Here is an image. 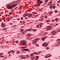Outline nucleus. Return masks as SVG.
<instances>
[{"mask_svg": "<svg viewBox=\"0 0 60 60\" xmlns=\"http://www.w3.org/2000/svg\"><path fill=\"white\" fill-rule=\"evenodd\" d=\"M20 53L19 51L17 52V54H18L19 53Z\"/></svg>", "mask_w": 60, "mask_h": 60, "instance_id": "2f4dec72", "label": "nucleus"}, {"mask_svg": "<svg viewBox=\"0 0 60 60\" xmlns=\"http://www.w3.org/2000/svg\"><path fill=\"white\" fill-rule=\"evenodd\" d=\"M17 20H20V19H17Z\"/></svg>", "mask_w": 60, "mask_h": 60, "instance_id": "69168bd1", "label": "nucleus"}, {"mask_svg": "<svg viewBox=\"0 0 60 60\" xmlns=\"http://www.w3.org/2000/svg\"><path fill=\"white\" fill-rule=\"evenodd\" d=\"M34 43H36L37 42V41H35V42H34Z\"/></svg>", "mask_w": 60, "mask_h": 60, "instance_id": "6e6d98bb", "label": "nucleus"}, {"mask_svg": "<svg viewBox=\"0 0 60 60\" xmlns=\"http://www.w3.org/2000/svg\"><path fill=\"white\" fill-rule=\"evenodd\" d=\"M57 6H59V4H57Z\"/></svg>", "mask_w": 60, "mask_h": 60, "instance_id": "e2e57ef3", "label": "nucleus"}, {"mask_svg": "<svg viewBox=\"0 0 60 60\" xmlns=\"http://www.w3.org/2000/svg\"><path fill=\"white\" fill-rule=\"evenodd\" d=\"M2 19L3 20H4V19H5V18L4 17L2 18Z\"/></svg>", "mask_w": 60, "mask_h": 60, "instance_id": "09e8293b", "label": "nucleus"}, {"mask_svg": "<svg viewBox=\"0 0 60 60\" xmlns=\"http://www.w3.org/2000/svg\"><path fill=\"white\" fill-rule=\"evenodd\" d=\"M47 38V36L41 39V40L43 41H44V40Z\"/></svg>", "mask_w": 60, "mask_h": 60, "instance_id": "39448f33", "label": "nucleus"}, {"mask_svg": "<svg viewBox=\"0 0 60 60\" xmlns=\"http://www.w3.org/2000/svg\"><path fill=\"white\" fill-rule=\"evenodd\" d=\"M17 6V5L16 4H14L13 5V6H8L7 7V8H8L10 9H12V8H13L14 7H15Z\"/></svg>", "mask_w": 60, "mask_h": 60, "instance_id": "7ed1b4c3", "label": "nucleus"}, {"mask_svg": "<svg viewBox=\"0 0 60 60\" xmlns=\"http://www.w3.org/2000/svg\"><path fill=\"white\" fill-rule=\"evenodd\" d=\"M7 30V28H4L2 29V31H3V30H4V31H5V30Z\"/></svg>", "mask_w": 60, "mask_h": 60, "instance_id": "ddd939ff", "label": "nucleus"}, {"mask_svg": "<svg viewBox=\"0 0 60 60\" xmlns=\"http://www.w3.org/2000/svg\"><path fill=\"white\" fill-rule=\"evenodd\" d=\"M25 19H28V18L26 17L25 18Z\"/></svg>", "mask_w": 60, "mask_h": 60, "instance_id": "5fc2aeb1", "label": "nucleus"}, {"mask_svg": "<svg viewBox=\"0 0 60 60\" xmlns=\"http://www.w3.org/2000/svg\"><path fill=\"white\" fill-rule=\"evenodd\" d=\"M48 45V44H47V43H44L43 44L42 46H44V47H46V46H47Z\"/></svg>", "mask_w": 60, "mask_h": 60, "instance_id": "20e7f679", "label": "nucleus"}, {"mask_svg": "<svg viewBox=\"0 0 60 60\" xmlns=\"http://www.w3.org/2000/svg\"><path fill=\"white\" fill-rule=\"evenodd\" d=\"M31 2H29L28 3V4H27L28 5L29 4H31Z\"/></svg>", "mask_w": 60, "mask_h": 60, "instance_id": "2eb2a0df", "label": "nucleus"}, {"mask_svg": "<svg viewBox=\"0 0 60 60\" xmlns=\"http://www.w3.org/2000/svg\"><path fill=\"white\" fill-rule=\"evenodd\" d=\"M25 33H24V32H23L22 34H25Z\"/></svg>", "mask_w": 60, "mask_h": 60, "instance_id": "bf43d9fd", "label": "nucleus"}, {"mask_svg": "<svg viewBox=\"0 0 60 60\" xmlns=\"http://www.w3.org/2000/svg\"><path fill=\"white\" fill-rule=\"evenodd\" d=\"M22 8V6L20 7L19 8V10H21V9Z\"/></svg>", "mask_w": 60, "mask_h": 60, "instance_id": "7c9ffc66", "label": "nucleus"}, {"mask_svg": "<svg viewBox=\"0 0 60 60\" xmlns=\"http://www.w3.org/2000/svg\"><path fill=\"white\" fill-rule=\"evenodd\" d=\"M13 45H16V44H14V43H13Z\"/></svg>", "mask_w": 60, "mask_h": 60, "instance_id": "774afa93", "label": "nucleus"}, {"mask_svg": "<svg viewBox=\"0 0 60 60\" xmlns=\"http://www.w3.org/2000/svg\"><path fill=\"white\" fill-rule=\"evenodd\" d=\"M34 54H36V52H34L32 54H31V56H33V55H34Z\"/></svg>", "mask_w": 60, "mask_h": 60, "instance_id": "9b49d317", "label": "nucleus"}, {"mask_svg": "<svg viewBox=\"0 0 60 60\" xmlns=\"http://www.w3.org/2000/svg\"><path fill=\"white\" fill-rule=\"evenodd\" d=\"M39 38H37L35 40L36 41H39Z\"/></svg>", "mask_w": 60, "mask_h": 60, "instance_id": "a211bd4d", "label": "nucleus"}, {"mask_svg": "<svg viewBox=\"0 0 60 60\" xmlns=\"http://www.w3.org/2000/svg\"><path fill=\"white\" fill-rule=\"evenodd\" d=\"M8 54H10V52H8Z\"/></svg>", "mask_w": 60, "mask_h": 60, "instance_id": "c03bdc74", "label": "nucleus"}, {"mask_svg": "<svg viewBox=\"0 0 60 60\" xmlns=\"http://www.w3.org/2000/svg\"><path fill=\"white\" fill-rule=\"evenodd\" d=\"M5 23H3L1 24V27H4L5 26Z\"/></svg>", "mask_w": 60, "mask_h": 60, "instance_id": "1a4fd4ad", "label": "nucleus"}, {"mask_svg": "<svg viewBox=\"0 0 60 60\" xmlns=\"http://www.w3.org/2000/svg\"><path fill=\"white\" fill-rule=\"evenodd\" d=\"M52 5H51V6L50 7V8L51 9V8H52Z\"/></svg>", "mask_w": 60, "mask_h": 60, "instance_id": "c85d7f7f", "label": "nucleus"}, {"mask_svg": "<svg viewBox=\"0 0 60 60\" xmlns=\"http://www.w3.org/2000/svg\"><path fill=\"white\" fill-rule=\"evenodd\" d=\"M3 38H4V37H3L1 39V40H2V39H3Z\"/></svg>", "mask_w": 60, "mask_h": 60, "instance_id": "338daca9", "label": "nucleus"}, {"mask_svg": "<svg viewBox=\"0 0 60 60\" xmlns=\"http://www.w3.org/2000/svg\"><path fill=\"white\" fill-rule=\"evenodd\" d=\"M52 22H54L55 21V20H52Z\"/></svg>", "mask_w": 60, "mask_h": 60, "instance_id": "4d7b16f0", "label": "nucleus"}, {"mask_svg": "<svg viewBox=\"0 0 60 60\" xmlns=\"http://www.w3.org/2000/svg\"><path fill=\"white\" fill-rule=\"evenodd\" d=\"M52 26V25L51 26H49L46 29L47 30H50V28H51V26Z\"/></svg>", "mask_w": 60, "mask_h": 60, "instance_id": "423d86ee", "label": "nucleus"}, {"mask_svg": "<svg viewBox=\"0 0 60 60\" xmlns=\"http://www.w3.org/2000/svg\"><path fill=\"white\" fill-rule=\"evenodd\" d=\"M39 27V25H38L37 26V27L38 28Z\"/></svg>", "mask_w": 60, "mask_h": 60, "instance_id": "3c124183", "label": "nucleus"}, {"mask_svg": "<svg viewBox=\"0 0 60 60\" xmlns=\"http://www.w3.org/2000/svg\"><path fill=\"white\" fill-rule=\"evenodd\" d=\"M37 58H39V56H36Z\"/></svg>", "mask_w": 60, "mask_h": 60, "instance_id": "603ef678", "label": "nucleus"}, {"mask_svg": "<svg viewBox=\"0 0 60 60\" xmlns=\"http://www.w3.org/2000/svg\"><path fill=\"white\" fill-rule=\"evenodd\" d=\"M47 18H48V16H47V15H45V19H47Z\"/></svg>", "mask_w": 60, "mask_h": 60, "instance_id": "aec40b11", "label": "nucleus"}, {"mask_svg": "<svg viewBox=\"0 0 60 60\" xmlns=\"http://www.w3.org/2000/svg\"><path fill=\"white\" fill-rule=\"evenodd\" d=\"M51 56L50 55H48V56H45V58H49L48 57H50Z\"/></svg>", "mask_w": 60, "mask_h": 60, "instance_id": "9d476101", "label": "nucleus"}, {"mask_svg": "<svg viewBox=\"0 0 60 60\" xmlns=\"http://www.w3.org/2000/svg\"><path fill=\"white\" fill-rule=\"evenodd\" d=\"M18 42H19V41H16V43H18Z\"/></svg>", "mask_w": 60, "mask_h": 60, "instance_id": "c9c22d12", "label": "nucleus"}, {"mask_svg": "<svg viewBox=\"0 0 60 60\" xmlns=\"http://www.w3.org/2000/svg\"><path fill=\"white\" fill-rule=\"evenodd\" d=\"M60 2V0L59 1H58V3H59Z\"/></svg>", "mask_w": 60, "mask_h": 60, "instance_id": "052dcab7", "label": "nucleus"}, {"mask_svg": "<svg viewBox=\"0 0 60 60\" xmlns=\"http://www.w3.org/2000/svg\"><path fill=\"white\" fill-rule=\"evenodd\" d=\"M59 40H60V39H58L56 40V41H59Z\"/></svg>", "mask_w": 60, "mask_h": 60, "instance_id": "0e129e2a", "label": "nucleus"}, {"mask_svg": "<svg viewBox=\"0 0 60 60\" xmlns=\"http://www.w3.org/2000/svg\"><path fill=\"white\" fill-rule=\"evenodd\" d=\"M49 22V20H47L46 21V22Z\"/></svg>", "mask_w": 60, "mask_h": 60, "instance_id": "8fccbe9b", "label": "nucleus"}, {"mask_svg": "<svg viewBox=\"0 0 60 60\" xmlns=\"http://www.w3.org/2000/svg\"><path fill=\"white\" fill-rule=\"evenodd\" d=\"M28 36H31V34H28Z\"/></svg>", "mask_w": 60, "mask_h": 60, "instance_id": "4be33fe9", "label": "nucleus"}, {"mask_svg": "<svg viewBox=\"0 0 60 60\" xmlns=\"http://www.w3.org/2000/svg\"><path fill=\"white\" fill-rule=\"evenodd\" d=\"M47 4V3L46 2V3H45V4H44L43 6H44V5H45V4Z\"/></svg>", "mask_w": 60, "mask_h": 60, "instance_id": "e433bc0d", "label": "nucleus"}, {"mask_svg": "<svg viewBox=\"0 0 60 60\" xmlns=\"http://www.w3.org/2000/svg\"><path fill=\"white\" fill-rule=\"evenodd\" d=\"M10 52H12V53H14L15 52V51H11Z\"/></svg>", "mask_w": 60, "mask_h": 60, "instance_id": "393cba45", "label": "nucleus"}, {"mask_svg": "<svg viewBox=\"0 0 60 60\" xmlns=\"http://www.w3.org/2000/svg\"><path fill=\"white\" fill-rule=\"evenodd\" d=\"M38 15H36L35 16V18H36V17H38Z\"/></svg>", "mask_w": 60, "mask_h": 60, "instance_id": "412c9836", "label": "nucleus"}, {"mask_svg": "<svg viewBox=\"0 0 60 60\" xmlns=\"http://www.w3.org/2000/svg\"><path fill=\"white\" fill-rule=\"evenodd\" d=\"M55 13H57V10H55Z\"/></svg>", "mask_w": 60, "mask_h": 60, "instance_id": "dca6fc26", "label": "nucleus"}, {"mask_svg": "<svg viewBox=\"0 0 60 60\" xmlns=\"http://www.w3.org/2000/svg\"><path fill=\"white\" fill-rule=\"evenodd\" d=\"M53 9H55L56 7H55V6H53Z\"/></svg>", "mask_w": 60, "mask_h": 60, "instance_id": "ea45409f", "label": "nucleus"}, {"mask_svg": "<svg viewBox=\"0 0 60 60\" xmlns=\"http://www.w3.org/2000/svg\"><path fill=\"white\" fill-rule=\"evenodd\" d=\"M33 14H36V13L35 12H34L33 13Z\"/></svg>", "mask_w": 60, "mask_h": 60, "instance_id": "f704fd0d", "label": "nucleus"}, {"mask_svg": "<svg viewBox=\"0 0 60 60\" xmlns=\"http://www.w3.org/2000/svg\"><path fill=\"white\" fill-rule=\"evenodd\" d=\"M0 57H1V58H3V57H4V56H0Z\"/></svg>", "mask_w": 60, "mask_h": 60, "instance_id": "864d4df0", "label": "nucleus"}, {"mask_svg": "<svg viewBox=\"0 0 60 60\" xmlns=\"http://www.w3.org/2000/svg\"><path fill=\"white\" fill-rule=\"evenodd\" d=\"M21 59H25L24 58V56H21Z\"/></svg>", "mask_w": 60, "mask_h": 60, "instance_id": "6ab92c4d", "label": "nucleus"}, {"mask_svg": "<svg viewBox=\"0 0 60 60\" xmlns=\"http://www.w3.org/2000/svg\"><path fill=\"white\" fill-rule=\"evenodd\" d=\"M26 47H22L21 48H22V49H26Z\"/></svg>", "mask_w": 60, "mask_h": 60, "instance_id": "b1692460", "label": "nucleus"}, {"mask_svg": "<svg viewBox=\"0 0 60 60\" xmlns=\"http://www.w3.org/2000/svg\"><path fill=\"white\" fill-rule=\"evenodd\" d=\"M37 1H38V2L37 3V5H35V6H39V5H40V4H42V1H41L40 0H37Z\"/></svg>", "mask_w": 60, "mask_h": 60, "instance_id": "f03ea898", "label": "nucleus"}, {"mask_svg": "<svg viewBox=\"0 0 60 60\" xmlns=\"http://www.w3.org/2000/svg\"><path fill=\"white\" fill-rule=\"evenodd\" d=\"M50 13H49V15H51L52 14V13H53V12H52V11H51L50 12Z\"/></svg>", "mask_w": 60, "mask_h": 60, "instance_id": "4468645a", "label": "nucleus"}, {"mask_svg": "<svg viewBox=\"0 0 60 60\" xmlns=\"http://www.w3.org/2000/svg\"><path fill=\"white\" fill-rule=\"evenodd\" d=\"M43 24V23H41L40 24V27H41V25Z\"/></svg>", "mask_w": 60, "mask_h": 60, "instance_id": "f3484780", "label": "nucleus"}, {"mask_svg": "<svg viewBox=\"0 0 60 60\" xmlns=\"http://www.w3.org/2000/svg\"><path fill=\"white\" fill-rule=\"evenodd\" d=\"M6 43H8L9 42H8V41H7V42H6Z\"/></svg>", "mask_w": 60, "mask_h": 60, "instance_id": "13d9d810", "label": "nucleus"}, {"mask_svg": "<svg viewBox=\"0 0 60 60\" xmlns=\"http://www.w3.org/2000/svg\"><path fill=\"white\" fill-rule=\"evenodd\" d=\"M45 2H48V0H45Z\"/></svg>", "mask_w": 60, "mask_h": 60, "instance_id": "de8ad7c7", "label": "nucleus"}, {"mask_svg": "<svg viewBox=\"0 0 60 60\" xmlns=\"http://www.w3.org/2000/svg\"><path fill=\"white\" fill-rule=\"evenodd\" d=\"M23 15V17H26V15Z\"/></svg>", "mask_w": 60, "mask_h": 60, "instance_id": "473e14b6", "label": "nucleus"}, {"mask_svg": "<svg viewBox=\"0 0 60 60\" xmlns=\"http://www.w3.org/2000/svg\"><path fill=\"white\" fill-rule=\"evenodd\" d=\"M28 15H29V14H26V16H27Z\"/></svg>", "mask_w": 60, "mask_h": 60, "instance_id": "79ce46f5", "label": "nucleus"}, {"mask_svg": "<svg viewBox=\"0 0 60 60\" xmlns=\"http://www.w3.org/2000/svg\"><path fill=\"white\" fill-rule=\"evenodd\" d=\"M23 18L22 17V18H21V19L22 20H23Z\"/></svg>", "mask_w": 60, "mask_h": 60, "instance_id": "680f3d73", "label": "nucleus"}, {"mask_svg": "<svg viewBox=\"0 0 60 60\" xmlns=\"http://www.w3.org/2000/svg\"><path fill=\"white\" fill-rule=\"evenodd\" d=\"M9 13L10 15H11V14H12V13H11V12Z\"/></svg>", "mask_w": 60, "mask_h": 60, "instance_id": "58836bf2", "label": "nucleus"}, {"mask_svg": "<svg viewBox=\"0 0 60 60\" xmlns=\"http://www.w3.org/2000/svg\"><path fill=\"white\" fill-rule=\"evenodd\" d=\"M32 14H30L28 16V18H31V17H32Z\"/></svg>", "mask_w": 60, "mask_h": 60, "instance_id": "f8f14e48", "label": "nucleus"}, {"mask_svg": "<svg viewBox=\"0 0 60 60\" xmlns=\"http://www.w3.org/2000/svg\"><path fill=\"white\" fill-rule=\"evenodd\" d=\"M26 42L25 41H21L20 43V45H26L27 46V45H26Z\"/></svg>", "mask_w": 60, "mask_h": 60, "instance_id": "f257e3e1", "label": "nucleus"}, {"mask_svg": "<svg viewBox=\"0 0 60 60\" xmlns=\"http://www.w3.org/2000/svg\"><path fill=\"white\" fill-rule=\"evenodd\" d=\"M48 34V33H44V34Z\"/></svg>", "mask_w": 60, "mask_h": 60, "instance_id": "72a5a7b5", "label": "nucleus"}, {"mask_svg": "<svg viewBox=\"0 0 60 60\" xmlns=\"http://www.w3.org/2000/svg\"><path fill=\"white\" fill-rule=\"evenodd\" d=\"M23 51H28V52H30V51L29 50V49H23Z\"/></svg>", "mask_w": 60, "mask_h": 60, "instance_id": "6e6552de", "label": "nucleus"}, {"mask_svg": "<svg viewBox=\"0 0 60 60\" xmlns=\"http://www.w3.org/2000/svg\"><path fill=\"white\" fill-rule=\"evenodd\" d=\"M21 32H23V31H24V29H21Z\"/></svg>", "mask_w": 60, "mask_h": 60, "instance_id": "5701e85b", "label": "nucleus"}, {"mask_svg": "<svg viewBox=\"0 0 60 60\" xmlns=\"http://www.w3.org/2000/svg\"><path fill=\"white\" fill-rule=\"evenodd\" d=\"M3 53H0V55H3Z\"/></svg>", "mask_w": 60, "mask_h": 60, "instance_id": "4c0bfd02", "label": "nucleus"}, {"mask_svg": "<svg viewBox=\"0 0 60 60\" xmlns=\"http://www.w3.org/2000/svg\"><path fill=\"white\" fill-rule=\"evenodd\" d=\"M55 31H53L51 32V34H52V35H55V34H56V32L55 33Z\"/></svg>", "mask_w": 60, "mask_h": 60, "instance_id": "0eeeda50", "label": "nucleus"}, {"mask_svg": "<svg viewBox=\"0 0 60 60\" xmlns=\"http://www.w3.org/2000/svg\"><path fill=\"white\" fill-rule=\"evenodd\" d=\"M41 11V9H39L38 10V11Z\"/></svg>", "mask_w": 60, "mask_h": 60, "instance_id": "a18cd8bd", "label": "nucleus"}, {"mask_svg": "<svg viewBox=\"0 0 60 60\" xmlns=\"http://www.w3.org/2000/svg\"><path fill=\"white\" fill-rule=\"evenodd\" d=\"M31 30V29H28L27 30H26V31H30Z\"/></svg>", "mask_w": 60, "mask_h": 60, "instance_id": "bb28decb", "label": "nucleus"}, {"mask_svg": "<svg viewBox=\"0 0 60 60\" xmlns=\"http://www.w3.org/2000/svg\"><path fill=\"white\" fill-rule=\"evenodd\" d=\"M58 19L57 18H56V19H55L56 20H58Z\"/></svg>", "mask_w": 60, "mask_h": 60, "instance_id": "37998d69", "label": "nucleus"}, {"mask_svg": "<svg viewBox=\"0 0 60 60\" xmlns=\"http://www.w3.org/2000/svg\"><path fill=\"white\" fill-rule=\"evenodd\" d=\"M33 31L34 32H36V30H33Z\"/></svg>", "mask_w": 60, "mask_h": 60, "instance_id": "a878e982", "label": "nucleus"}, {"mask_svg": "<svg viewBox=\"0 0 60 60\" xmlns=\"http://www.w3.org/2000/svg\"><path fill=\"white\" fill-rule=\"evenodd\" d=\"M38 60V58H37L36 59H35V60Z\"/></svg>", "mask_w": 60, "mask_h": 60, "instance_id": "49530a36", "label": "nucleus"}, {"mask_svg": "<svg viewBox=\"0 0 60 60\" xmlns=\"http://www.w3.org/2000/svg\"><path fill=\"white\" fill-rule=\"evenodd\" d=\"M43 18H42L41 20L40 21H43V20H44Z\"/></svg>", "mask_w": 60, "mask_h": 60, "instance_id": "cd10ccee", "label": "nucleus"}, {"mask_svg": "<svg viewBox=\"0 0 60 60\" xmlns=\"http://www.w3.org/2000/svg\"><path fill=\"white\" fill-rule=\"evenodd\" d=\"M36 47H39V45H36Z\"/></svg>", "mask_w": 60, "mask_h": 60, "instance_id": "a19ab883", "label": "nucleus"}, {"mask_svg": "<svg viewBox=\"0 0 60 60\" xmlns=\"http://www.w3.org/2000/svg\"><path fill=\"white\" fill-rule=\"evenodd\" d=\"M34 57H33V58H32L31 59V60H34Z\"/></svg>", "mask_w": 60, "mask_h": 60, "instance_id": "c756f323", "label": "nucleus"}]
</instances>
